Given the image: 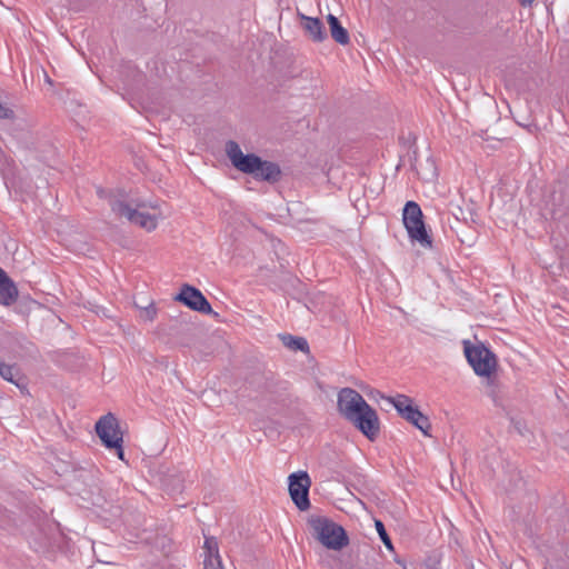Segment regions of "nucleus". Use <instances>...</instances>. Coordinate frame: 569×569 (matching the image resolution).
I'll return each instance as SVG.
<instances>
[{"instance_id":"obj_1","label":"nucleus","mask_w":569,"mask_h":569,"mask_svg":"<svg viewBox=\"0 0 569 569\" xmlns=\"http://www.w3.org/2000/svg\"><path fill=\"white\" fill-rule=\"evenodd\" d=\"M312 536L328 549L341 550L349 545L342 526L323 516H311L308 520Z\"/></svg>"},{"instance_id":"obj_2","label":"nucleus","mask_w":569,"mask_h":569,"mask_svg":"<svg viewBox=\"0 0 569 569\" xmlns=\"http://www.w3.org/2000/svg\"><path fill=\"white\" fill-rule=\"evenodd\" d=\"M402 221L412 241L419 242L423 248L432 247V239L426 229L423 214L417 202L408 201L405 204Z\"/></svg>"},{"instance_id":"obj_3","label":"nucleus","mask_w":569,"mask_h":569,"mask_svg":"<svg viewBox=\"0 0 569 569\" xmlns=\"http://www.w3.org/2000/svg\"><path fill=\"white\" fill-rule=\"evenodd\" d=\"M109 206L112 212L120 217L126 218L130 223L139 226L147 231H152L158 226V217L148 212L139 210L141 204L132 208L129 203L116 197H109Z\"/></svg>"},{"instance_id":"obj_4","label":"nucleus","mask_w":569,"mask_h":569,"mask_svg":"<svg viewBox=\"0 0 569 569\" xmlns=\"http://www.w3.org/2000/svg\"><path fill=\"white\" fill-rule=\"evenodd\" d=\"M387 400L395 407L397 412L408 422L418 428L423 435L429 436L431 423L429 418L423 415L410 397L406 395H397L388 397Z\"/></svg>"},{"instance_id":"obj_5","label":"nucleus","mask_w":569,"mask_h":569,"mask_svg":"<svg viewBox=\"0 0 569 569\" xmlns=\"http://www.w3.org/2000/svg\"><path fill=\"white\" fill-rule=\"evenodd\" d=\"M96 432L108 449H116L119 459L123 460L122 432L118 419L112 413L102 416L96 423Z\"/></svg>"},{"instance_id":"obj_6","label":"nucleus","mask_w":569,"mask_h":569,"mask_svg":"<svg viewBox=\"0 0 569 569\" xmlns=\"http://www.w3.org/2000/svg\"><path fill=\"white\" fill-rule=\"evenodd\" d=\"M465 356L476 375L489 377L496 369V355L483 345H465Z\"/></svg>"},{"instance_id":"obj_7","label":"nucleus","mask_w":569,"mask_h":569,"mask_svg":"<svg viewBox=\"0 0 569 569\" xmlns=\"http://www.w3.org/2000/svg\"><path fill=\"white\" fill-rule=\"evenodd\" d=\"M226 153L232 166L243 173L254 176L259 166H261V158L259 156L254 153L244 154L240 146L233 140H229L226 143Z\"/></svg>"},{"instance_id":"obj_8","label":"nucleus","mask_w":569,"mask_h":569,"mask_svg":"<svg viewBox=\"0 0 569 569\" xmlns=\"http://www.w3.org/2000/svg\"><path fill=\"white\" fill-rule=\"evenodd\" d=\"M289 493L296 507L305 511L310 508L309 488L311 480L306 471H299L289 476Z\"/></svg>"},{"instance_id":"obj_9","label":"nucleus","mask_w":569,"mask_h":569,"mask_svg":"<svg viewBox=\"0 0 569 569\" xmlns=\"http://www.w3.org/2000/svg\"><path fill=\"white\" fill-rule=\"evenodd\" d=\"M369 403L352 388H342L338 393L337 407L340 415L349 420Z\"/></svg>"},{"instance_id":"obj_10","label":"nucleus","mask_w":569,"mask_h":569,"mask_svg":"<svg viewBox=\"0 0 569 569\" xmlns=\"http://www.w3.org/2000/svg\"><path fill=\"white\" fill-rule=\"evenodd\" d=\"M176 301L182 302L184 306L190 308L191 310L204 313V315H211L213 313L216 317L218 316L217 312H213L210 302L207 300V298L202 295V292L197 289L196 287H192L190 284H182L180 292L174 297Z\"/></svg>"},{"instance_id":"obj_11","label":"nucleus","mask_w":569,"mask_h":569,"mask_svg":"<svg viewBox=\"0 0 569 569\" xmlns=\"http://www.w3.org/2000/svg\"><path fill=\"white\" fill-rule=\"evenodd\" d=\"M350 421L369 440H375L380 431V422L377 411L368 405L363 410L350 418Z\"/></svg>"},{"instance_id":"obj_12","label":"nucleus","mask_w":569,"mask_h":569,"mask_svg":"<svg viewBox=\"0 0 569 569\" xmlns=\"http://www.w3.org/2000/svg\"><path fill=\"white\" fill-rule=\"evenodd\" d=\"M18 299V289L7 272H0V305L11 306Z\"/></svg>"},{"instance_id":"obj_13","label":"nucleus","mask_w":569,"mask_h":569,"mask_svg":"<svg viewBox=\"0 0 569 569\" xmlns=\"http://www.w3.org/2000/svg\"><path fill=\"white\" fill-rule=\"evenodd\" d=\"M253 178L269 183H276L281 178V169L279 164L261 159V166H259Z\"/></svg>"},{"instance_id":"obj_14","label":"nucleus","mask_w":569,"mask_h":569,"mask_svg":"<svg viewBox=\"0 0 569 569\" xmlns=\"http://www.w3.org/2000/svg\"><path fill=\"white\" fill-rule=\"evenodd\" d=\"M303 29L316 42H322L327 38L322 22L318 18L301 16Z\"/></svg>"},{"instance_id":"obj_15","label":"nucleus","mask_w":569,"mask_h":569,"mask_svg":"<svg viewBox=\"0 0 569 569\" xmlns=\"http://www.w3.org/2000/svg\"><path fill=\"white\" fill-rule=\"evenodd\" d=\"M327 21L329 24L332 39L339 44L346 46L349 43L350 38L346 28L342 27L339 19L333 14H328Z\"/></svg>"},{"instance_id":"obj_16","label":"nucleus","mask_w":569,"mask_h":569,"mask_svg":"<svg viewBox=\"0 0 569 569\" xmlns=\"http://www.w3.org/2000/svg\"><path fill=\"white\" fill-rule=\"evenodd\" d=\"M282 343L293 351H302L305 353L309 352V345L305 338L295 337L291 335L281 336Z\"/></svg>"},{"instance_id":"obj_17","label":"nucleus","mask_w":569,"mask_h":569,"mask_svg":"<svg viewBox=\"0 0 569 569\" xmlns=\"http://www.w3.org/2000/svg\"><path fill=\"white\" fill-rule=\"evenodd\" d=\"M18 357H19L18 342L14 339L9 338L0 345L1 360H3V361H4V359L13 360Z\"/></svg>"},{"instance_id":"obj_18","label":"nucleus","mask_w":569,"mask_h":569,"mask_svg":"<svg viewBox=\"0 0 569 569\" xmlns=\"http://www.w3.org/2000/svg\"><path fill=\"white\" fill-rule=\"evenodd\" d=\"M375 525H376V529L379 533V537H380L381 541L383 542V545L386 546V548L389 550H393L392 541H391L390 537L388 536L382 521L376 520Z\"/></svg>"},{"instance_id":"obj_19","label":"nucleus","mask_w":569,"mask_h":569,"mask_svg":"<svg viewBox=\"0 0 569 569\" xmlns=\"http://www.w3.org/2000/svg\"><path fill=\"white\" fill-rule=\"evenodd\" d=\"M203 549L204 556H220L218 541L213 537L206 538Z\"/></svg>"},{"instance_id":"obj_20","label":"nucleus","mask_w":569,"mask_h":569,"mask_svg":"<svg viewBox=\"0 0 569 569\" xmlns=\"http://www.w3.org/2000/svg\"><path fill=\"white\" fill-rule=\"evenodd\" d=\"M204 569H221L222 560L220 556H204L203 559Z\"/></svg>"},{"instance_id":"obj_21","label":"nucleus","mask_w":569,"mask_h":569,"mask_svg":"<svg viewBox=\"0 0 569 569\" xmlns=\"http://www.w3.org/2000/svg\"><path fill=\"white\" fill-rule=\"evenodd\" d=\"M0 118L1 119H12L13 118V111L3 106L1 102H0Z\"/></svg>"},{"instance_id":"obj_22","label":"nucleus","mask_w":569,"mask_h":569,"mask_svg":"<svg viewBox=\"0 0 569 569\" xmlns=\"http://www.w3.org/2000/svg\"><path fill=\"white\" fill-rule=\"evenodd\" d=\"M146 316L149 320H153L156 315H157V309L156 307L153 306V303L149 305L146 309Z\"/></svg>"},{"instance_id":"obj_23","label":"nucleus","mask_w":569,"mask_h":569,"mask_svg":"<svg viewBox=\"0 0 569 569\" xmlns=\"http://www.w3.org/2000/svg\"><path fill=\"white\" fill-rule=\"evenodd\" d=\"M535 0H519V3L522 6V7H530L532 3H533Z\"/></svg>"},{"instance_id":"obj_24","label":"nucleus","mask_w":569,"mask_h":569,"mask_svg":"<svg viewBox=\"0 0 569 569\" xmlns=\"http://www.w3.org/2000/svg\"><path fill=\"white\" fill-rule=\"evenodd\" d=\"M97 193H98V196H99L100 198H102V197H104V193H106V192H104V190H103V189L98 188V189H97Z\"/></svg>"},{"instance_id":"obj_25","label":"nucleus","mask_w":569,"mask_h":569,"mask_svg":"<svg viewBox=\"0 0 569 569\" xmlns=\"http://www.w3.org/2000/svg\"><path fill=\"white\" fill-rule=\"evenodd\" d=\"M46 82H48L50 84L52 83L51 79L48 76H46Z\"/></svg>"},{"instance_id":"obj_26","label":"nucleus","mask_w":569,"mask_h":569,"mask_svg":"<svg viewBox=\"0 0 569 569\" xmlns=\"http://www.w3.org/2000/svg\"><path fill=\"white\" fill-rule=\"evenodd\" d=\"M3 269L0 268V272L2 271Z\"/></svg>"}]
</instances>
